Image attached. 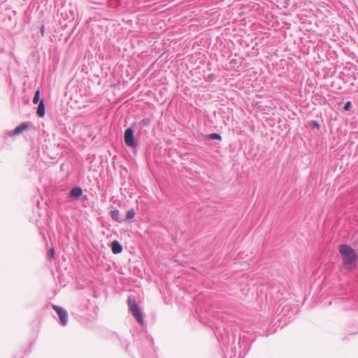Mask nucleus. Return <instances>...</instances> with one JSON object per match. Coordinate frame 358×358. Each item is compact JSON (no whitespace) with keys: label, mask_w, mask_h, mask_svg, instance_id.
<instances>
[{"label":"nucleus","mask_w":358,"mask_h":358,"mask_svg":"<svg viewBox=\"0 0 358 358\" xmlns=\"http://www.w3.org/2000/svg\"><path fill=\"white\" fill-rule=\"evenodd\" d=\"M350 108H351V103H350V101H348L344 106V110H349L350 109Z\"/></svg>","instance_id":"ddd939ff"},{"label":"nucleus","mask_w":358,"mask_h":358,"mask_svg":"<svg viewBox=\"0 0 358 358\" xmlns=\"http://www.w3.org/2000/svg\"><path fill=\"white\" fill-rule=\"evenodd\" d=\"M338 252L343 259V264L348 271H353L357 265V255L355 250L348 245H341L338 248Z\"/></svg>","instance_id":"f257e3e1"},{"label":"nucleus","mask_w":358,"mask_h":358,"mask_svg":"<svg viewBox=\"0 0 358 358\" xmlns=\"http://www.w3.org/2000/svg\"><path fill=\"white\" fill-rule=\"evenodd\" d=\"M111 218L116 222H120V211L117 209L113 210L110 212Z\"/></svg>","instance_id":"1a4fd4ad"},{"label":"nucleus","mask_w":358,"mask_h":358,"mask_svg":"<svg viewBox=\"0 0 358 358\" xmlns=\"http://www.w3.org/2000/svg\"><path fill=\"white\" fill-rule=\"evenodd\" d=\"M53 309L57 312L62 325H66L68 320L67 313L65 310L56 305L52 306Z\"/></svg>","instance_id":"20e7f679"},{"label":"nucleus","mask_w":358,"mask_h":358,"mask_svg":"<svg viewBox=\"0 0 358 358\" xmlns=\"http://www.w3.org/2000/svg\"><path fill=\"white\" fill-rule=\"evenodd\" d=\"M210 138L211 139H217V140H220L221 139V136L219 134H215V133L211 134L210 135Z\"/></svg>","instance_id":"f8f14e48"},{"label":"nucleus","mask_w":358,"mask_h":358,"mask_svg":"<svg viewBox=\"0 0 358 358\" xmlns=\"http://www.w3.org/2000/svg\"><path fill=\"white\" fill-rule=\"evenodd\" d=\"M45 103L43 100H41L38 106L36 113L38 117H43L45 115Z\"/></svg>","instance_id":"0eeeda50"},{"label":"nucleus","mask_w":358,"mask_h":358,"mask_svg":"<svg viewBox=\"0 0 358 358\" xmlns=\"http://www.w3.org/2000/svg\"><path fill=\"white\" fill-rule=\"evenodd\" d=\"M111 250L114 254H119L122 251V247L119 242L114 241L111 244Z\"/></svg>","instance_id":"423d86ee"},{"label":"nucleus","mask_w":358,"mask_h":358,"mask_svg":"<svg viewBox=\"0 0 358 358\" xmlns=\"http://www.w3.org/2000/svg\"><path fill=\"white\" fill-rule=\"evenodd\" d=\"M135 215H136V213H135V210L134 208L129 210L126 213L125 220L128 221V220L133 219Z\"/></svg>","instance_id":"9d476101"},{"label":"nucleus","mask_w":358,"mask_h":358,"mask_svg":"<svg viewBox=\"0 0 358 358\" xmlns=\"http://www.w3.org/2000/svg\"><path fill=\"white\" fill-rule=\"evenodd\" d=\"M39 99H40V91H39V90H37L35 92V94H34V96L33 99V103H37L39 101Z\"/></svg>","instance_id":"9b49d317"},{"label":"nucleus","mask_w":358,"mask_h":358,"mask_svg":"<svg viewBox=\"0 0 358 358\" xmlns=\"http://www.w3.org/2000/svg\"><path fill=\"white\" fill-rule=\"evenodd\" d=\"M82 193H83V191L80 188L75 187L71 191L70 195L72 197L78 198L82 195Z\"/></svg>","instance_id":"6e6552de"},{"label":"nucleus","mask_w":358,"mask_h":358,"mask_svg":"<svg viewBox=\"0 0 358 358\" xmlns=\"http://www.w3.org/2000/svg\"><path fill=\"white\" fill-rule=\"evenodd\" d=\"M124 140L125 144L129 147L136 148L137 146V142L134 139V130L131 128L125 130Z\"/></svg>","instance_id":"7ed1b4c3"},{"label":"nucleus","mask_w":358,"mask_h":358,"mask_svg":"<svg viewBox=\"0 0 358 358\" xmlns=\"http://www.w3.org/2000/svg\"><path fill=\"white\" fill-rule=\"evenodd\" d=\"M311 124L314 127H316V128H319L320 125L319 124L315 122V121H313L311 122Z\"/></svg>","instance_id":"2eb2a0df"},{"label":"nucleus","mask_w":358,"mask_h":358,"mask_svg":"<svg viewBox=\"0 0 358 358\" xmlns=\"http://www.w3.org/2000/svg\"><path fill=\"white\" fill-rule=\"evenodd\" d=\"M127 304L129 306V309L130 312L132 313L133 316L136 317V319L141 325L143 324L142 313L136 301L131 299V297H129L127 299Z\"/></svg>","instance_id":"f03ea898"},{"label":"nucleus","mask_w":358,"mask_h":358,"mask_svg":"<svg viewBox=\"0 0 358 358\" xmlns=\"http://www.w3.org/2000/svg\"><path fill=\"white\" fill-rule=\"evenodd\" d=\"M29 127V125L27 123H22L15 127V129L11 131L12 135H18L20 133L23 132L24 131L27 130Z\"/></svg>","instance_id":"39448f33"},{"label":"nucleus","mask_w":358,"mask_h":358,"mask_svg":"<svg viewBox=\"0 0 358 358\" xmlns=\"http://www.w3.org/2000/svg\"><path fill=\"white\" fill-rule=\"evenodd\" d=\"M44 30H45L44 25H42L41 27V32L42 36L44 35Z\"/></svg>","instance_id":"dca6fc26"},{"label":"nucleus","mask_w":358,"mask_h":358,"mask_svg":"<svg viewBox=\"0 0 358 358\" xmlns=\"http://www.w3.org/2000/svg\"><path fill=\"white\" fill-rule=\"evenodd\" d=\"M49 255H50V258H52V259L54 258V249L53 248H51L50 250Z\"/></svg>","instance_id":"4468645a"}]
</instances>
